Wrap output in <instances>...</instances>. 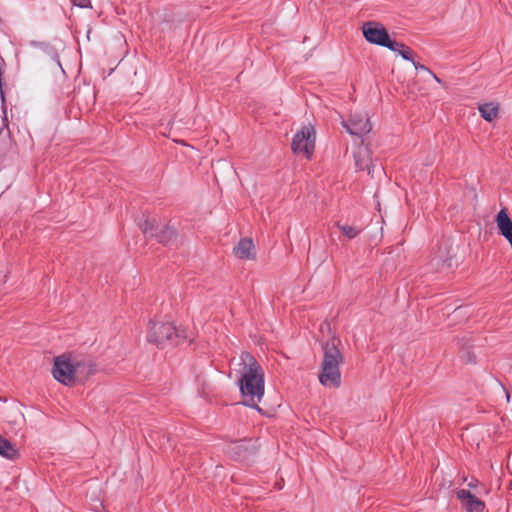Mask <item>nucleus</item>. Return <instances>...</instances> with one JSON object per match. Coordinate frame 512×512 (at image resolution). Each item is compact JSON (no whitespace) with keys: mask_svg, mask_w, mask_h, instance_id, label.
<instances>
[{"mask_svg":"<svg viewBox=\"0 0 512 512\" xmlns=\"http://www.w3.org/2000/svg\"><path fill=\"white\" fill-rule=\"evenodd\" d=\"M241 377L239 379L243 404L260 410L258 403L264 396V371L256 358L249 352L240 355Z\"/></svg>","mask_w":512,"mask_h":512,"instance_id":"f257e3e1","label":"nucleus"},{"mask_svg":"<svg viewBox=\"0 0 512 512\" xmlns=\"http://www.w3.org/2000/svg\"><path fill=\"white\" fill-rule=\"evenodd\" d=\"M95 372V364L88 356L63 353L54 358L52 374L55 380L65 386L85 381Z\"/></svg>","mask_w":512,"mask_h":512,"instance_id":"f03ea898","label":"nucleus"},{"mask_svg":"<svg viewBox=\"0 0 512 512\" xmlns=\"http://www.w3.org/2000/svg\"><path fill=\"white\" fill-rule=\"evenodd\" d=\"M340 340L332 338L323 346V361L320 365L319 382L328 388H338L341 385L340 364L343 355L338 345Z\"/></svg>","mask_w":512,"mask_h":512,"instance_id":"7ed1b4c3","label":"nucleus"},{"mask_svg":"<svg viewBox=\"0 0 512 512\" xmlns=\"http://www.w3.org/2000/svg\"><path fill=\"white\" fill-rule=\"evenodd\" d=\"M176 327L171 322L152 321L150 322L147 340L158 347H165L174 338H177Z\"/></svg>","mask_w":512,"mask_h":512,"instance_id":"20e7f679","label":"nucleus"},{"mask_svg":"<svg viewBox=\"0 0 512 512\" xmlns=\"http://www.w3.org/2000/svg\"><path fill=\"white\" fill-rule=\"evenodd\" d=\"M315 129L312 125L303 126L293 137L291 149L294 154H303L310 159L315 149Z\"/></svg>","mask_w":512,"mask_h":512,"instance_id":"39448f33","label":"nucleus"},{"mask_svg":"<svg viewBox=\"0 0 512 512\" xmlns=\"http://www.w3.org/2000/svg\"><path fill=\"white\" fill-rule=\"evenodd\" d=\"M365 39L372 44L394 49L397 46V41L392 40L384 28V26L377 22H366L362 27Z\"/></svg>","mask_w":512,"mask_h":512,"instance_id":"423d86ee","label":"nucleus"},{"mask_svg":"<svg viewBox=\"0 0 512 512\" xmlns=\"http://www.w3.org/2000/svg\"><path fill=\"white\" fill-rule=\"evenodd\" d=\"M343 127L353 136L362 137L369 133L372 125L366 113H355L349 121H342Z\"/></svg>","mask_w":512,"mask_h":512,"instance_id":"0eeeda50","label":"nucleus"},{"mask_svg":"<svg viewBox=\"0 0 512 512\" xmlns=\"http://www.w3.org/2000/svg\"><path fill=\"white\" fill-rule=\"evenodd\" d=\"M456 495L467 512H485V503L471 494L470 491L460 489L456 492Z\"/></svg>","mask_w":512,"mask_h":512,"instance_id":"6e6552de","label":"nucleus"},{"mask_svg":"<svg viewBox=\"0 0 512 512\" xmlns=\"http://www.w3.org/2000/svg\"><path fill=\"white\" fill-rule=\"evenodd\" d=\"M430 265L436 271L448 270L455 265L454 257L450 254L447 246L444 249L439 248L438 252L432 257Z\"/></svg>","mask_w":512,"mask_h":512,"instance_id":"1a4fd4ad","label":"nucleus"},{"mask_svg":"<svg viewBox=\"0 0 512 512\" xmlns=\"http://www.w3.org/2000/svg\"><path fill=\"white\" fill-rule=\"evenodd\" d=\"M233 254L240 260H255L256 250L251 238H242L233 248Z\"/></svg>","mask_w":512,"mask_h":512,"instance_id":"9d476101","label":"nucleus"},{"mask_svg":"<svg viewBox=\"0 0 512 512\" xmlns=\"http://www.w3.org/2000/svg\"><path fill=\"white\" fill-rule=\"evenodd\" d=\"M144 234H149L151 237H156V239L163 244L170 243L173 239L176 238V231L170 227H163L159 232H154L153 226L145 222L144 225L141 226Z\"/></svg>","mask_w":512,"mask_h":512,"instance_id":"9b49d317","label":"nucleus"},{"mask_svg":"<svg viewBox=\"0 0 512 512\" xmlns=\"http://www.w3.org/2000/svg\"><path fill=\"white\" fill-rule=\"evenodd\" d=\"M496 224L502 236H504L512 247V221L506 211L501 209L496 216Z\"/></svg>","mask_w":512,"mask_h":512,"instance_id":"f8f14e48","label":"nucleus"},{"mask_svg":"<svg viewBox=\"0 0 512 512\" xmlns=\"http://www.w3.org/2000/svg\"><path fill=\"white\" fill-rule=\"evenodd\" d=\"M355 165L359 171L368 170L370 172L371 156L367 147H359L354 153Z\"/></svg>","mask_w":512,"mask_h":512,"instance_id":"ddd939ff","label":"nucleus"},{"mask_svg":"<svg viewBox=\"0 0 512 512\" xmlns=\"http://www.w3.org/2000/svg\"><path fill=\"white\" fill-rule=\"evenodd\" d=\"M478 110L484 120L492 122L498 116L499 108L494 103H485L480 105Z\"/></svg>","mask_w":512,"mask_h":512,"instance_id":"4468645a","label":"nucleus"},{"mask_svg":"<svg viewBox=\"0 0 512 512\" xmlns=\"http://www.w3.org/2000/svg\"><path fill=\"white\" fill-rule=\"evenodd\" d=\"M17 454V449L8 440L0 435V455L9 459H14Z\"/></svg>","mask_w":512,"mask_h":512,"instance_id":"2eb2a0df","label":"nucleus"},{"mask_svg":"<svg viewBox=\"0 0 512 512\" xmlns=\"http://www.w3.org/2000/svg\"><path fill=\"white\" fill-rule=\"evenodd\" d=\"M336 226L348 239L356 238L362 231V229L357 226L341 224L340 222H338Z\"/></svg>","mask_w":512,"mask_h":512,"instance_id":"dca6fc26","label":"nucleus"},{"mask_svg":"<svg viewBox=\"0 0 512 512\" xmlns=\"http://www.w3.org/2000/svg\"><path fill=\"white\" fill-rule=\"evenodd\" d=\"M393 48L394 49L390 50L397 52L403 59L413 61V51L405 44L397 42V46H394Z\"/></svg>","mask_w":512,"mask_h":512,"instance_id":"f3484780","label":"nucleus"},{"mask_svg":"<svg viewBox=\"0 0 512 512\" xmlns=\"http://www.w3.org/2000/svg\"><path fill=\"white\" fill-rule=\"evenodd\" d=\"M74 3L81 8L91 7V0H75Z\"/></svg>","mask_w":512,"mask_h":512,"instance_id":"a211bd4d","label":"nucleus"},{"mask_svg":"<svg viewBox=\"0 0 512 512\" xmlns=\"http://www.w3.org/2000/svg\"><path fill=\"white\" fill-rule=\"evenodd\" d=\"M412 62H413V64H414L416 69L425 70V71L431 73V70L429 68H427L426 66H424V65H422L420 63H416L414 60Z\"/></svg>","mask_w":512,"mask_h":512,"instance_id":"6ab92c4d","label":"nucleus"},{"mask_svg":"<svg viewBox=\"0 0 512 512\" xmlns=\"http://www.w3.org/2000/svg\"><path fill=\"white\" fill-rule=\"evenodd\" d=\"M430 74L432 75V77L434 78V80H435V81H437L438 83H441V82H442V81L440 80V78H439L436 74H434L432 71H431V73H430Z\"/></svg>","mask_w":512,"mask_h":512,"instance_id":"aec40b11","label":"nucleus"},{"mask_svg":"<svg viewBox=\"0 0 512 512\" xmlns=\"http://www.w3.org/2000/svg\"><path fill=\"white\" fill-rule=\"evenodd\" d=\"M469 487H475L474 483H469Z\"/></svg>","mask_w":512,"mask_h":512,"instance_id":"412c9836","label":"nucleus"},{"mask_svg":"<svg viewBox=\"0 0 512 512\" xmlns=\"http://www.w3.org/2000/svg\"><path fill=\"white\" fill-rule=\"evenodd\" d=\"M0 61H3L2 59H0Z\"/></svg>","mask_w":512,"mask_h":512,"instance_id":"4be33fe9","label":"nucleus"}]
</instances>
